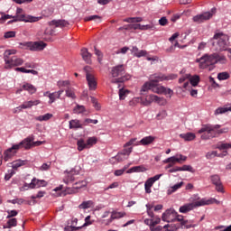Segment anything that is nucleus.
<instances>
[{"mask_svg":"<svg viewBox=\"0 0 231 231\" xmlns=\"http://www.w3.org/2000/svg\"><path fill=\"white\" fill-rule=\"evenodd\" d=\"M228 131V127L221 128V125H204L198 133L201 134V140H210V138H217Z\"/></svg>","mask_w":231,"mask_h":231,"instance_id":"f257e3e1","label":"nucleus"},{"mask_svg":"<svg viewBox=\"0 0 231 231\" xmlns=\"http://www.w3.org/2000/svg\"><path fill=\"white\" fill-rule=\"evenodd\" d=\"M197 62H199L201 69H207V68H209L208 70L211 71L212 67L210 66H214V64H217V62L225 64V62H226V57L219 53L205 54L201 58L198 59Z\"/></svg>","mask_w":231,"mask_h":231,"instance_id":"f03ea898","label":"nucleus"},{"mask_svg":"<svg viewBox=\"0 0 231 231\" xmlns=\"http://www.w3.org/2000/svg\"><path fill=\"white\" fill-rule=\"evenodd\" d=\"M17 53L16 50H7L4 53V60L6 64V69L10 68H16L17 66H23L24 64V60L15 55Z\"/></svg>","mask_w":231,"mask_h":231,"instance_id":"7ed1b4c3","label":"nucleus"},{"mask_svg":"<svg viewBox=\"0 0 231 231\" xmlns=\"http://www.w3.org/2000/svg\"><path fill=\"white\" fill-rule=\"evenodd\" d=\"M111 75L113 77L112 82L114 84H120L131 79L130 75H125V68H124V65H117L113 67Z\"/></svg>","mask_w":231,"mask_h":231,"instance_id":"20e7f679","label":"nucleus"},{"mask_svg":"<svg viewBox=\"0 0 231 231\" xmlns=\"http://www.w3.org/2000/svg\"><path fill=\"white\" fill-rule=\"evenodd\" d=\"M213 46L217 44V49H218L220 51H226L228 50V47L230 46V42L228 35L223 33V32H217L213 37Z\"/></svg>","mask_w":231,"mask_h":231,"instance_id":"39448f33","label":"nucleus"},{"mask_svg":"<svg viewBox=\"0 0 231 231\" xmlns=\"http://www.w3.org/2000/svg\"><path fill=\"white\" fill-rule=\"evenodd\" d=\"M42 19V16H32V15H26L23 14V9L17 8L16 9V15H14V20H11L8 23H17V21H23V23H37Z\"/></svg>","mask_w":231,"mask_h":231,"instance_id":"423d86ee","label":"nucleus"},{"mask_svg":"<svg viewBox=\"0 0 231 231\" xmlns=\"http://www.w3.org/2000/svg\"><path fill=\"white\" fill-rule=\"evenodd\" d=\"M28 147H30L28 145V141H22L20 143L18 144H14L11 148L7 149L5 152V155H4V160L5 162H8V160H10V158H14V156H15V154H17V152L19 151V149H28Z\"/></svg>","mask_w":231,"mask_h":231,"instance_id":"0eeeda50","label":"nucleus"},{"mask_svg":"<svg viewBox=\"0 0 231 231\" xmlns=\"http://www.w3.org/2000/svg\"><path fill=\"white\" fill-rule=\"evenodd\" d=\"M84 71L86 73V79L89 91H95L97 86V78H95V71L89 66H86L84 68Z\"/></svg>","mask_w":231,"mask_h":231,"instance_id":"6e6552de","label":"nucleus"},{"mask_svg":"<svg viewBox=\"0 0 231 231\" xmlns=\"http://www.w3.org/2000/svg\"><path fill=\"white\" fill-rule=\"evenodd\" d=\"M183 216L179 215L174 208L167 209L162 214V221H166L167 223H172L173 221H182Z\"/></svg>","mask_w":231,"mask_h":231,"instance_id":"1a4fd4ad","label":"nucleus"},{"mask_svg":"<svg viewBox=\"0 0 231 231\" xmlns=\"http://www.w3.org/2000/svg\"><path fill=\"white\" fill-rule=\"evenodd\" d=\"M178 79L176 74L165 75L162 73H156L150 76V80L153 82V86H158V82H163V80H175Z\"/></svg>","mask_w":231,"mask_h":231,"instance_id":"9d476101","label":"nucleus"},{"mask_svg":"<svg viewBox=\"0 0 231 231\" xmlns=\"http://www.w3.org/2000/svg\"><path fill=\"white\" fill-rule=\"evenodd\" d=\"M205 205H210V201L201 199V200L196 201L195 203L186 204L180 208L179 212H180L181 214H187V212H190V210H193L194 208L203 207Z\"/></svg>","mask_w":231,"mask_h":231,"instance_id":"9b49d317","label":"nucleus"},{"mask_svg":"<svg viewBox=\"0 0 231 231\" xmlns=\"http://www.w3.org/2000/svg\"><path fill=\"white\" fill-rule=\"evenodd\" d=\"M57 33L52 30H40L37 33V37L40 41H45L46 42H53V37Z\"/></svg>","mask_w":231,"mask_h":231,"instance_id":"f8f14e48","label":"nucleus"},{"mask_svg":"<svg viewBox=\"0 0 231 231\" xmlns=\"http://www.w3.org/2000/svg\"><path fill=\"white\" fill-rule=\"evenodd\" d=\"M97 137H89L87 142L84 139H79L77 142L78 151L81 152L84 149H89L93 147V145L97 144Z\"/></svg>","mask_w":231,"mask_h":231,"instance_id":"ddd939ff","label":"nucleus"},{"mask_svg":"<svg viewBox=\"0 0 231 231\" xmlns=\"http://www.w3.org/2000/svg\"><path fill=\"white\" fill-rule=\"evenodd\" d=\"M125 23H130L128 28L131 30H143L145 25H142L138 23H142V17H130L124 20Z\"/></svg>","mask_w":231,"mask_h":231,"instance_id":"4468645a","label":"nucleus"},{"mask_svg":"<svg viewBox=\"0 0 231 231\" xmlns=\"http://www.w3.org/2000/svg\"><path fill=\"white\" fill-rule=\"evenodd\" d=\"M162 176H163V174H157L153 177H151L150 179H148L145 181L144 190H145L146 194H151L152 192V190H151L152 185H154V183H156V181H158V180H160L162 178Z\"/></svg>","mask_w":231,"mask_h":231,"instance_id":"2eb2a0df","label":"nucleus"},{"mask_svg":"<svg viewBox=\"0 0 231 231\" xmlns=\"http://www.w3.org/2000/svg\"><path fill=\"white\" fill-rule=\"evenodd\" d=\"M214 15L213 12H206L202 14H198L193 17V22L197 23L198 24H201V23H205V21H208V19H212Z\"/></svg>","mask_w":231,"mask_h":231,"instance_id":"dca6fc26","label":"nucleus"},{"mask_svg":"<svg viewBox=\"0 0 231 231\" xmlns=\"http://www.w3.org/2000/svg\"><path fill=\"white\" fill-rule=\"evenodd\" d=\"M77 176H79V171L77 170H71L66 173L63 181L67 185H69V183H73L77 180Z\"/></svg>","mask_w":231,"mask_h":231,"instance_id":"f3484780","label":"nucleus"},{"mask_svg":"<svg viewBox=\"0 0 231 231\" xmlns=\"http://www.w3.org/2000/svg\"><path fill=\"white\" fill-rule=\"evenodd\" d=\"M211 182L213 183V185L216 186V190L217 192H225V189L223 188V183H221V178L219 177V175L216 174V175H212L210 177Z\"/></svg>","mask_w":231,"mask_h":231,"instance_id":"a211bd4d","label":"nucleus"},{"mask_svg":"<svg viewBox=\"0 0 231 231\" xmlns=\"http://www.w3.org/2000/svg\"><path fill=\"white\" fill-rule=\"evenodd\" d=\"M187 161V156H184L182 154H177L172 157H169L166 159L165 163H172L173 165H176V163H181L182 162Z\"/></svg>","mask_w":231,"mask_h":231,"instance_id":"6ab92c4d","label":"nucleus"},{"mask_svg":"<svg viewBox=\"0 0 231 231\" xmlns=\"http://www.w3.org/2000/svg\"><path fill=\"white\" fill-rule=\"evenodd\" d=\"M48 24L55 28H69V23L66 20H52Z\"/></svg>","mask_w":231,"mask_h":231,"instance_id":"aec40b11","label":"nucleus"},{"mask_svg":"<svg viewBox=\"0 0 231 231\" xmlns=\"http://www.w3.org/2000/svg\"><path fill=\"white\" fill-rule=\"evenodd\" d=\"M80 55L86 64H93V60H91L93 58V54L89 52L87 48L81 49Z\"/></svg>","mask_w":231,"mask_h":231,"instance_id":"412c9836","label":"nucleus"},{"mask_svg":"<svg viewBox=\"0 0 231 231\" xmlns=\"http://www.w3.org/2000/svg\"><path fill=\"white\" fill-rule=\"evenodd\" d=\"M48 44L42 41L32 42L31 51H42Z\"/></svg>","mask_w":231,"mask_h":231,"instance_id":"4be33fe9","label":"nucleus"},{"mask_svg":"<svg viewBox=\"0 0 231 231\" xmlns=\"http://www.w3.org/2000/svg\"><path fill=\"white\" fill-rule=\"evenodd\" d=\"M48 183L44 180H37L36 178H33L30 183L31 189H39L41 187H46Z\"/></svg>","mask_w":231,"mask_h":231,"instance_id":"5701e85b","label":"nucleus"},{"mask_svg":"<svg viewBox=\"0 0 231 231\" xmlns=\"http://www.w3.org/2000/svg\"><path fill=\"white\" fill-rule=\"evenodd\" d=\"M41 104V101L34 100V101H25L23 102L20 106L16 107L19 111L22 109H30V107H33V106H39Z\"/></svg>","mask_w":231,"mask_h":231,"instance_id":"b1692460","label":"nucleus"},{"mask_svg":"<svg viewBox=\"0 0 231 231\" xmlns=\"http://www.w3.org/2000/svg\"><path fill=\"white\" fill-rule=\"evenodd\" d=\"M23 142H27L28 148H24L26 150L32 149V147H39V145H42V141L33 142V136H29L23 140Z\"/></svg>","mask_w":231,"mask_h":231,"instance_id":"393cba45","label":"nucleus"},{"mask_svg":"<svg viewBox=\"0 0 231 231\" xmlns=\"http://www.w3.org/2000/svg\"><path fill=\"white\" fill-rule=\"evenodd\" d=\"M64 93V89H60L56 92H52L49 95V104H53L57 100V98H60V96Z\"/></svg>","mask_w":231,"mask_h":231,"instance_id":"a878e982","label":"nucleus"},{"mask_svg":"<svg viewBox=\"0 0 231 231\" xmlns=\"http://www.w3.org/2000/svg\"><path fill=\"white\" fill-rule=\"evenodd\" d=\"M69 129H82L84 125L79 119H72L69 123Z\"/></svg>","mask_w":231,"mask_h":231,"instance_id":"bb28decb","label":"nucleus"},{"mask_svg":"<svg viewBox=\"0 0 231 231\" xmlns=\"http://www.w3.org/2000/svg\"><path fill=\"white\" fill-rule=\"evenodd\" d=\"M153 88H154V81H152V80L150 79V81L145 82V83L143 85V87H142V88H141V95H144V93L147 92V91H149V89H152V91Z\"/></svg>","mask_w":231,"mask_h":231,"instance_id":"cd10ccee","label":"nucleus"},{"mask_svg":"<svg viewBox=\"0 0 231 231\" xmlns=\"http://www.w3.org/2000/svg\"><path fill=\"white\" fill-rule=\"evenodd\" d=\"M45 194H46V191H39L36 196L35 195L31 196V199L32 200L28 201V205H36L37 200L35 199H41V198H44Z\"/></svg>","mask_w":231,"mask_h":231,"instance_id":"c85d7f7f","label":"nucleus"},{"mask_svg":"<svg viewBox=\"0 0 231 231\" xmlns=\"http://www.w3.org/2000/svg\"><path fill=\"white\" fill-rule=\"evenodd\" d=\"M154 140H156V137L150 135L145 136L142 140H140L139 143L140 145H151V143H153Z\"/></svg>","mask_w":231,"mask_h":231,"instance_id":"c756f323","label":"nucleus"},{"mask_svg":"<svg viewBox=\"0 0 231 231\" xmlns=\"http://www.w3.org/2000/svg\"><path fill=\"white\" fill-rule=\"evenodd\" d=\"M179 222L180 223L181 228H194V226H196V225L194 224V222H192V220H184L183 217H182V220H179Z\"/></svg>","mask_w":231,"mask_h":231,"instance_id":"7c9ffc66","label":"nucleus"},{"mask_svg":"<svg viewBox=\"0 0 231 231\" xmlns=\"http://www.w3.org/2000/svg\"><path fill=\"white\" fill-rule=\"evenodd\" d=\"M180 138H182L186 142H192V140H196V134L190 132L187 134H180Z\"/></svg>","mask_w":231,"mask_h":231,"instance_id":"2f4dec72","label":"nucleus"},{"mask_svg":"<svg viewBox=\"0 0 231 231\" xmlns=\"http://www.w3.org/2000/svg\"><path fill=\"white\" fill-rule=\"evenodd\" d=\"M92 207H95V202H93V200H87V201H83L79 206V208H80L81 210H86L88 208H92Z\"/></svg>","mask_w":231,"mask_h":231,"instance_id":"473e14b6","label":"nucleus"},{"mask_svg":"<svg viewBox=\"0 0 231 231\" xmlns=\"http://www.w3.org/2000/svg\"><path fill=\"white\" fill-rule=\"evenodd\" d=\"M151 231H173V230L170 225H166L164 226H158L156 227H155V226H151Z\"/></svg>","mask_w":231,"mask_h":231,"instance_id":"72a5a7b5","label":"nucleus"},{"mask_svg":"<svg viewBox=\"0 0 231 231\" xmlns=\"http://www.w3.org/2000/svg\"><path fill=\"white\" fill-rule=\"evenodd\" d=\"M22 88L24 91H28L31 95H33V93H36L37 91V88L33 85L29 83L23 85Z\"/></svg>","mask_w":231,"mask_h":231,"instance_id":"f704fd0d","label":"nucleus"},{"mask_svg":"<svg viewBox=\"0 0 231 231\" xmlns=\"http://www.w3.org/2000/svg\"><path fill=\"white\" fill-rule=\"evenodd\" d=\"M146 169L143 166H134L130 168L126 173L127 174H132V172H145Z\"/></svg>","mask_w":231,"mask_h":231,"instance_id":"c9c22d12","label":"nucleus"},{"mask_svg":"<svg viewBox=\"0 0 231 231\" xmlns=\"http://www.w3.org/2000/svg\"><path fill=\"white\" fill-rule=\"evenodd\" d=\"M181 187H183V181H180V182L175 184L174 186L171 187L167 190L168 196H171V194H173V192H176V190H178L179 189H181Z\"/></svg>","mask_w":231,"mask_h":231,"instance_id":"e433bc0d","label":"nucleus"},{"mask_svg":"<svg viewBox=\"0 0 231 231\" xmlns=\"http://www.w3.org/2000/svg\"><path fill=\"white\" fill-rule=\"evenodd\" d=\"M51 118H53V115L48 113L43 116H36L35 120H37L38 122H48V120H50Z\"/></svg>","mask_w":231,"mask_h":231,"instance_id":"4c0bfd02","label":"nucleus"},{"mask_svg":"<svg viewBox=\"0 0 231 231\" xmlns=\"http://www.w3.org/2000/svg\"><path fill=\"white\" fill-rule=\"evenodd\" d=\"M28 163V161L24 160H17L12 162L13 169H19V167H23V165H26Z\"/></svg>","mask_w":231,"mask_h":231,"instance_id":"58836bf2","label":"nucleus"},{"mask_svg":"<svg viewBox=\"0 0 231 231\" xmlns=\"http://www.w3.org/2000/svg\"><path fill=\"white\" fill-rule=\"evenodd\" d=\"M125 216H126L125 212L113 211L110 217V221H113L114 219H120V217H125Z\"/></svg>","mask_w":231,"mask_h":231,"instance_id":"ea45409f","label":"nucleus"},{"mask_svg":"<svg viewBox=\"0 0 231 231\" xmlns=\"http://www.w3.org/2000/svg\"><path fill=\"white\" fill-rule=\"evenodd\" d=\"M94 53L97 57V61L99 64H102V60L104 59V53L100 50L97 48V46L94 47Z\"/></svg>","mask_w":231,"mask_h":231,"instance_id":"a19ab883","label":"nucleus"},{"mask_svg":"<svg viewBox=\"0 0 231 231\" xmlns=\"http://www.w3.org/2000/svg\"><path fill=\"white\" fill-rule=\"evenodd\" d=\"M113 160H116V162H120L127 160V156L121 152L115 157H112L111 162H113Z\"/></svg>","mask_w":231,"mask_h":231,"instance_id":"79ce46f5","label":"nucleus"},{"mask_svg":"<svg viewBox=\"0 0 231 231\" xmlns=\"http://www.w3.org/2000/svg\"><path fill=\"white\" fill-rule=\"evenodd\" d=\"M227 111H231V106L217 108L215 111V115H223L225 113H227Z\"/></svg>","mask_w":231,"mask_h":231,"instance_id":"37998d69","label":"nucleus"},{"mask_svg":"<svg viewBox=\"0 0 231 231\" xmlns=\"http://www.w3.org/2000/svg\"><path fill=\"white\" fill-rule=\"evenodd\" d=\"M66 93V97H68V98H72V100H75V98H77V96L75 95V90L71 88H68L65 90Z\"/></svg>","mask_w":231,"mask_h":231,"instance_id":"c03bdc74","label":"nucleus"},{"mask_svg":"<svg viewBox=\"0 0 231 231\" xmlns=\"http://www.w3.org/2000/svg\"><path fill=\"white\" fill-rule=\"evenodd\" d=\"M19 45L22 50H30L32 51V42H20Z\"/></svg>","mask_w":231,"mask_h":231,"instance_id":"a18cd8bd","label":"nucleus"},{"mask_svg":"<svg viewBox=\"0 0 231 231\" xmlns=\"http://www.w3.org/2000/svg\"><path fill=\"white\" fill-rule=\"evenodd\" d=\"M167 91V88L165 87H158L154 86L152 88L153 93H157L158 95H162Z\"/></svg>","mask_w":231,"mask_h":231,"instance_id":"49530a36","label":"nucleus"},{"mask_svg":"<svg viewBox=\"0 0 231 231\" xmlns=\"http://www.w3.org/2000/svg\"><path fill=\"white\" fill-rule=\"evenodd\" d=\"M217 148L219 149V151H226V149H231V143H220L217 145Z\"/></svg>","mask_w":231,"mask_h":231,"instance_id":"de8ad7c7","label":"nucleus"},{"mask_svg":"<svg viewBox=\"0 0 231 231\" xmlns=\"http://www.w3.org/2000/svg\"><path fill=\"white\" fill-rule=\"evenodd\" d=\"M12 226H17V218H11L7 221V226H4V228H12Z\"/></svg>","mask_w":231,"mask_h":231,"instance_id":"09e8293b","label":"nucleus"},{"mask_svg":"<svg viewBox=\"0 0 231 231\" xmlns=\"http://www.w3.org/2000/svg\"><path fill=\"white\" fill-rule=\"evenodd\" d=\"M127 95H129V90L128 89H125V88H120L119 89V98L121 100H125V97H127Z\"/></svg>","mask_w":231,"mask_h":231,"instance_id":"8fccbe9b","label":"nucleus"},{"mask_svg":"<svg viewBox=\"0 0 231 231\" xmlns=\"http://www.w3.org/2000/svg\"><path fill=\"white\" fill-rule=\"evenodd\" d=\"M218 80H228L230 79V74L228 72H220L217 74Z\"/></svg>","mask_w":231,"mask_h":231,"instance_id":"3c124183","label":"nucleus"},{"mask_svg":"<svg viewBox=\"0 0 231 231\" xmlns=\"http://www.w3.org/2000/svg\"><path fill=\"white\" fill-rule=\"evenodd\" d=\"M189 82H190L191 86H193V87L198 86V84H199V76H198V75L192 76L189 79Z\"/></svg>","mask_w":231,"mask_h":231,"instance_id":"603ef678","label":"nucleus"},{"mask_svg":"<svg viewBox=\"0 0 231 231\" xmlns=\"http://www.w3.org/2000/svg\"><path fill=\"white\" fill-rule=\"evenodd\" d=\"M85 21H95L96 23H100L102 18L98 15H90L85 18Z\"/></svg>","mask_w":231,"mask_h":231,"instance_id":"864d4df0","label":"nucleus"},{"mask_svg":"<svg viewBox=\"0 0 231 231\" xmlns=\"http://www.w3.org/2000/svg\"><path fill=\"white\" fill-rule=\"evenodd\" d=\"M89 124L97 125V124H98V120H97V119H91V118H86V119L83 121V126L89 125Z\"/></svg>","mask_w":231,"mask_h":231,"instance_id":"5fc2aeb1","label":"nucleus"},{"mask_svg":"<svg viewBox=\"0 0 231 231\" xmlns=\"http://www.w3.org/2000/svg\"><path fill=\"white\" fill-rule=\"evenodd\" d=\"M15 16L14 15H10V14H4L2 15V17L0 18V23H5V21H8V19H12V21H14V18Z\"/></svg>","mask_w":231,"mask_h":231,"instance_id":"6e6d98bb","label":"nucleus"},{"mask_svg":"<svg viewBox=\"0 0 231 231\" xmlns=\"http://www.w3.org/2000/svg\"><path fill=\"white\" fill-rule=\"evenodd\" d=\"M217 156V152L216 151L208 152L206 154L207 160H212V158H216Z\"/></svg>","mask_w":231,"mask_h":231,"instance_id":"4d7b16f0","label":"nucleus"},{"mask_svg":"<svg viewBox=\"0 0 231 231\" xmlns=\"http://www.w3.org/2000/svg\"><path fill=\"white\" fill-rule=\"evenodd\" d=\"M74 111L75 113H78V114L84 113L86 111V107L84 106L78 105L74 108Z\"/></svg>","mask_w":231,"mask_h":231,"instance_id":"13d9d810","label":"nucleus"},{"mask_svg":"<svg viewBox=\"0 0 231 231\" xmlns=\"http://www.w3.org/2000/svg\"><path fill=\"white\" fill-rule=\"evenodd\" d=\"M140 103V97H134L132 100L129 101V106L131 107H134V106L138 105Z\"/></svg>","mask_w":231,"mask_h":231,"instance_id":"bf43d9fd","label":"nucleus"},{"mask_svg":"<svg viewBox=\"0 0 231 231\" xmlns=\"http://www.w3.org/2000/svg\"><path fill=\"white\" fill-rule=\"evenodd\" d=\"M146 100L149 101L148 103L152 104V102H156V100H158V96H155V95L147 96Z\"/></svg>","mask_w":231,"mask_h":231,"instance_id":"052dcab7","label":"nucleus"},{"mask_svg":"<svg viewBox=\"0 0 231 231\" xmlns=\"http://www.w3.org/2000/svg\"><path fill=\"white\" fill-rule=\"evenodd\" d=\"M51 167V162L43 163L40 168L39 171H50Z\"/></svg>","mask_w":231,"mask_h":231,"instance_id":"680f3d73","label":"nucleus"},{"mask_svg":"<svg viewBox=\"0 0 231 231\" xmlns=\"http://www.w3.org/2000/svg\"><path fill=\"white\" fill-rule=\"evenodd\" d=\"M155 102L157 104H159V106H165L167 104V100L163 97H160L157 96V99L155 100Z\"/></svg>","mask_w":231,"mask_h":231,"instance_id":"e2e57ef3","label":"nucleus"},{"mask_svg":"<svg viewBox=\"0 0 231 231\" xmlns=\"http://www.w3.org/2000/svg\"><path fill=\"white\" fill-rule=\"evenodd\" d=\"M77 223H79V219L73 218L70 226L72 230H79L80 228V226H77Z\"/></svg>","mask_w":231,"mask_h":231,"instance_id":"0e129e2a","label":"nucleus"},{"mask_svg":"<svg viewBox=\"0 0 231 231\" xmlns=\"http://www.w3.org/2000/svg\"><path fill=\"white\" fill-rule=\"evenodd\" d=\"M129 50V47H123L116 51V55H120L122 53L123 55H125L127 53V51Z\"/></svg>","mask_w":231,"mask_h":231,"instance_id":"69168bd1","label":"nucleus"},{"mask_svg":"<svg viewBox=\"0 0 231 231\" xmlns=\"http://www.w3.org/2000/svg\"><path fill=\"white\" fill-rule=\"evenodd\" d=\"M166 117H167V111H165V110H162L161 112H159L157 114V118H159V120H162Z\"/></svg>","mask_w":231,"mask_h":231,"instance_id":"338daca9","label":"nucleus"},{"mask_svg":"<svg viewBox=\"0 0 231 231\" xmlns=\"http://www.w3.org/2000/svg\"><path fill=\"white\" fill-rule=\"evenodd\" d=\"M82 187H86V181H80V182H76L73 186V189H82Z\"/></svg>","mask_w":231,"mask_h":231,"instance_id":"774afa93","label":"nucleus"}]
</instances>
